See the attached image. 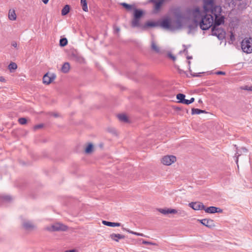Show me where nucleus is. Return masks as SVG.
<instances>
[{"mask_svg": "<svg viewBox=\"0 0 252 252\" xmlns=\"http://www.w3.org/2000/svg\"><path fill=\"white\" fill-rule=\"evenodd\" d=\"M70 69V64L68 63H65L62 67V71L63 73H67Z\"/></svg>", "mask_w": 252, "mask_h": 252, "instance_id": "5701e85b", "label": "nucleus"}, {"mask_svg": "<svg viewBox=\"0 0 252 252\" xmlns=\"http://www.w3.org/2000/svg\"><path fill=\"white\" fill-rule=\"evenodd\" d=\"M17 65L14 63H11L8 65V68L10 71H11L12 70L16 69L17 68Z\"/></svg>", "mask_w": 252, "mask_h": 252, "instance_id": "473e14b6", "label": "nucleus"}, {"mask_svg": "<svg viewBox=\"0 0 252 252\" xmlns=\"http://www.w3.org/2000/svg\"><path fill=\"white\" fill-rule=\"evenodd\" d=\"M187 58V59L188 60L192 59V57L191 56H188Z\"/></svg>", "mask_w": 252, "mask_h": 252, "instance_id": "864d4df0", "label": "nucleus"}, {"mask_svg": "<svg viewBox=\"0 0 252 252\" xmlns=\"http://www.w3.org/2000/svg\"><path fill=\"white\" fill-rule=\"evenodd\" d=\"M102 223L103 224L110 227L120 226L121 225V223L120 222H111L107 220H102Z\"/></svg>", "mask_w": 252, "mask_h": 252, "instance_id": "ddd939ff", "label": "nucleus"}, {"mask_svg": "<svg viewBox=\"0 0 252 252\" xmlns=\"http://www.w3.org/2000/svg\"><path fill=\"white\" fill-rule=\"evenodd\" d=\"M118 118L119 120L123 122H127L128 121L127 118L125 114H119L118 115Z\"/></svg>", "mask_w": 252, "mask_h": 252, "instance_id": "c756f323", "label": "nucleus"}, {"mask_svg": "<svg viewBox=\"0 0 252 252\" xmlns=\"http://www.w3.org/2000/svg\"><path fill=\"white\" fill-rule=\"evenodd\" d=\"M113 28L115 33H118L120 31V28L116 26H114Z\"/></svg>", "mask_w": 252, "mask_h": 252, "instance_id": "4c0bfd02", "label": "nucleus"}, {"mask_svg": "<svg viewBox=\"0 0 252 252\" xmlns=\"http://www.w3.org/2000/svg\"><path fill=\"white\" fill-rule=\"evenodd\" d=\"M11 45L14 48H16L17 47V44L15 41L12 42Z\"/></svg>", "mask_w": 252, "mask_h": 252, "instance_id": "49530a36", "label": "nucleus"}, {"mask_svg": "<svg viewBox=\"0 0 252 252\" xmlns=\"http://www.w3.org/2000/svg\"><path fill=\"white\" fill-rule=\"evenodd\" d=\"M1 198L2 200L5 202H10L12 200V198L9 195H3L1 196Z\"/></svg>", "mask_w": 252, "mask_h": 252, "instance_id": "2f4dec72", "label": "nucleus"}, {"mask_svg": "<svg viewBox=\"0 0 252 252\" xmlns=\"http://www.w3.org/2000/svg\"><path fill=\"white\" fill-rule=\"evenodd\" d=\"M200 114L201 113H207V112L205 110H203L200 109Z\"/></svg>", "mask_w": 252, "mask_h": 252, "instance_id": "3c124183", "label": "nucleus"}, {"mask_svg": "<svg viewBox=\"0 0 252 252\" xmlns=\"http://www.w3.org/2000/svg\"><path fill=\"white\" fill-rule=\"evenodd\" d=\"M67 40L66 38H63L60 40V45L61 47H64L67 44Z\"/></svg>", "mask_w": 252, "mask_h": 252, "instance_id": "7c9ffc66", "label": "nucleus"}, {"mask_svg": "<svg viewBox=\"0 0 252 252\" xmlns=\"http://www.w3.org/2000/svg\"><path fill=\"white\" fill-rule=\"evenodd\" d=\"M18 122L19 123V124H20L21 125H25L27 122V120L26 118H20L18 119Z\"/></svg>", "mask_w": 252, "mask_h": 252, "instance_id": "f704fd0d", "label": "nucleus"}, {"mask_svg": "<svg viewBox=\"0 0 252 252\" xmlns=\"http://www.w3.org/2000/svg\"><path fill=\"white\" fill-rule=\"evenodd\" d=\"M94 147L92 143H89L85 149V152L87 154L92 153L94 150Z\"/></svg>", "mask_w": 252, "mask_h": 252, "instance_id": "f3484780", "label": "nucleus"}, {"mask_svg": "<svg viewBox=\"0 0 252 252\" xmlns=\"http://www.w3.org/2000/svg\"><path fill=\"white\" fill-rule=\"evenodd\" d=\"M110 238L113 241L119 242V239H124L125 236L120 234L112 233L110 235Z\"/></svg>", "mask_w": 252, "mask_h": 252, "instance_id": "f8f14e48", "label": "nucleus"}, {"mask_svg": "<svg viewBox=\"0 0 252 252\" xmlns=\"http://www.w3.org/2000/svg\"><path fill=\"white\" fill-rule=\"evenodd\" d=\"M43 127V125L42 124L35 125L33 126V129L36 130L38 129L41 128Z\"/></svg>", "mask_w": 252, "mask_h": 252, "instance_id": "e433bc0d", "label": "nucleus"}, {"mask_svg": "<svg viewBox=\"0 0 252 252\" xmlns=\"http://www.w3.org/2000/svg\"><path fill=\"white\" fill-rule=\"evenodd\" d=\"M143 11L139 9H135L134 13V17L140 19L143 15Z\"/></svg>", "mask_w": 252, "mask_h": 252, "instance_id": "b1692460", "label": "nucleus"}, {"mask_svg": "<svg viewBox=\"0 0 252 252\" xmlns=\"http://www.w3.org/2000/svg\"><path fill=\"white\" fill-rule=\"evenodd\" d=\"M222 9L220 6H213L211 13L213 16V26H219L224 22V16L221 14Z\"/></svg>", "mask_w": 252, "mask_h": 252, "instance_id": "f03ea898", "label": "nucleus"}, {"mask_svg": "<svg viewBox=\"0 0 252 252\" xmlns=\"http://www.w3.org/2000/svg\"><path fill=\"white\" fill-rule=\"evenodd\" d=\"M234 147H236L237 150L234 158H235V162L236 164H238L239 157L242 154V152L241 151V148L238 149L236 145H234ZM237 165L238 166V165Z\"/></svg>", "mask_w": 252, "mask_h": 252, "instance_id": "a211bd4d", "label": "nucleus"}, {"mask_svg": "<svg viewBox=\"0 0 252 252\" xmlns=\"http://www.w3.org/2000/svg\"><path fill=\"white\" fill-rule=\"evenodd\" d=\"M151 48L152 50H153V51L157 53H159L160 52L159 47L156 44V42H155L153 39H152L151 41Z\"/></svg>", "mask_w": 252, "mask_h": 252, "instance_id": "dca6fc26", "label": "nucleus"}, {"mask_svg": "<svg viewBox=\"0 0 252 252\" xmlns=\"http://www.w3.org/2000/svg\"><path fill=\"white\" fill-rule=\"evenodd\" d=\"M176 160V157L174 156H165L161 158V162L164 165H170Z\"/></svg>", "mask_w": 252, "mask_h": 252, "instance_id": "0eeeda50", "label": "nucleus"}, {"mask_svg": "<svg viewBox=\"0 0 252 252\" xmlns=\"http://www.w3.org/2000/svg\"><path fill=\"white\" fill-rule=\"evenodd\" d=\"M23 226L26 230H31L34 227V225L30 221H26L23 222Z\"/></svg>", "mask_w": 252, "mask_h": 252, "instance_id": "2eb2a0df", "label": "nucleus"}, {"mask_svg": "<svg viewBox=\"0 0 252 252\" xmlns=\"http://www.w3.org/2000/svg\"><path fill=\"white\" fill-rule=\"evenodd\" d=\"M225 32L223 29L219 28V26H213L212 28V34L217 36L219 39L224 38Z\"/></svg>", "mask_w": 252, "mask_h": 252, "instance_id": "39448f33", "label": "nucleus"}, {"mask_svg": "<svg viewBox=\"0 0 252 252\" xmlns=\"http://www.w3.org/2000/svg\"><path fill=\"white\" fill-rule=\"evenodd\" d=\"M200 109L194 108L191 109V115L200 114Z\"/></svg>", "mask_w": 252, "mask_h": 252, "instance_id": "72a5a7b5", "label": "nucleus"}, {"mask_svg": "<svg viewBox=\"0 0 252 252\" xmlns=\"http://www.w3.org/2000/svg\"><path fill=\"white\" fill-rule=\"evenodd\" d=\"M142 243L146 245H153V243L147 241L146 240H143Z\"/></svg>", "mask_w": 252, "mask_h": 252, "instance_id": "79ce46f5", "label": "nucleus"}, {"mask_svg": "<svg viewBox=\"0 0 252 252\" xmlns=\"http://www.w3.org/2000/svg\"><path fill=\"white\" fill-rule=\"evenodd\" d=\"M182 104L189 105L190 104L189 100L185 99Z\"/></svg>", "mask_w": 252, "mask_h": 252, "instance_id": "c03bdc74", "label": "nucleus"}, {"mask_svg": "<svg viewBox=\"0 0 252 252\" xmlns=\"http://www.w3.org/2000/svg\"><path fill=\"white\" fill-rule=\"evenodd\" d=\"M81 4L82 6V9L85 11L87 12L88 11L87 2L86 0H81Z\"/></svg>", "mask_w": 252, "mask_h": 252, "instance_id": "c85d7f7f", "label": "nucleus"}, {"mask_svg": "<svg viewBox=\"0 0 252 252\" xmlns=\"http://www.w3.org/2000/svg\"><path fill=\"white\" fill-rule=\"evenodd\" d=\"M193 76H194V77H198V76H200V75H199V74L193 75Z\"/></svg>", "mask_w": 252, "mask_h": 252, "instance_id": "5fc2aeb1", "label": "nucleus"}, {"mask_svg": "<svg viewBox=\"0 0 252 252\" xmlns=\"http://www.w3.org/2000/svg\"><path fill=\"white\" fill-rule=\"evenodd\" d=\"M204 211L206 213L209 214H214L216 213H221L223 212L222 209L215 206H210L208 207L205 206Z\"/></svg>", "mask_w": 252, "mask_h": 252, "instance_id": "1a4fd4ad", "label": "nucleus"}, {"mask_svg": "<svg viewBox=\"0 0 252 252\" xmlns=\"http://www.w3.org/2000/svg\"><path fill=\"white\" fill-rule=\"evenodd\" d=\"M198 102L199 103H202V100L201 99H199V101H198Z\"/></svg>", "mask_w": 252, "mask_h": 252, "instance_id": "4d7b16f0", "label": "nucleus"}, {"mask_svg": "<svg viewBox=\"0 0 252 252\" xmlns=\"http://www.w3.org/2000/svg\"><path fill=\"white\" fill-rule=\"evenodd\" d=\"M164 0H155L154 2L155 3L154 5V10L155 12H158Z\"/></svg>", "mask_w": 252, "mask_h": 252, "instance_id": "4468645a", "label": "nucleus"}, {"mask_svg": "<svg viewBox=\"0 0 252 252\" xmlns=\"http://www.w3.org/2000/svg\"><path fill=\"white\" fill-rule=\"evenodd\" d=\"M198 221H199L203 225L210 228L215 226L214 220L211 219H204L198 220Z\"/></svg>", "mask_w": 252, "mask_h": 252, "instance_id": "9d476101", "label": "nucleus"}, {"mask_svg": "<svg viewBox=\"0 0 252 252\" xmlns=\"http://www.w3.org/2000/svg\"><path fill=\"white\" fill-rule=\"evenodd\" d=\"M55 77L56 76L54 74L47 73L43 77V82L47 85L49 84L55 79Z\"/></svg>", "mask_w": 252, "mask_h": 252, "instance_id": "9b49d317", "label": "nucleus"}, {"mask_svg": "<svg viewBox=\"0 0 252 252\" xmlns=\"http://www.w3.org/2000/svg\"><path fill=\"white\" fill-rule=\"evenodd\" d=\"M158 211L160 213L166 215L169 214H178L179 216H184L186 213L184 211L181 210H177L175 209L172 208H159L158 209Z\"/></svg>", "mask_w": 252, "mask_h": 252, "instance_id": "20e7f679", "label": "nucleus"}, {"mask_svg": "<svg viewBox=\"0 0 252 252\" xmlns=\"http://www.w3.org/2000/svg\"><path fill=\"white\" fill-rule=\"evenodd\" d=\"M241 151L243 153H246L248 152V150L245 147L241 148Z\"/></svg>", "mask_w": 252, "mask_h": 252, "instance_id": "a18cd8bd", "label": "nucleus"}, {"mask_svg": "<svg viewBox=\"0 0 252 252\" xmlns=\"http://www.w3.org/2000/svg\"><path fill=\"white\" fill-rule=\"evenodd\" d=\"M241 46L244 53H252V38H245L241 43Z\"/></svg>", "mask_w": 252, "mask_h": 252, "instance_id": "7ed1b4c3", "label": "nucleus"}, {"mask_svg": "<svg viewBox=\"0 0 252 252\" xmlns=\"http://www.w3.org/2000/svg\"><path fill=\"white\" fill-rule=\"evenodd\" d=\"M194 23L192 24H190L188 26V28L189 30V32L190 33L191 32L194 31L197 28V26L199 25L198 22H195L194 21V19H193Z\"/></svg>", "mask_w": 252, "mask_h": 252, "instance_id": "6ab92c4d", "label": "nucleus"}, {"mask_svg": "<svg viewBox=\"0 0 252 252\" xmlns=\"http://www.w3.org/2000/svg\"><path fill=\"white\" fill-rule=\"evenodd\" d=\"M183 52H187L188 51H187L186 49H185L184 50Z\"/></svg>", "mask_w": 252, "mask_h": 252, "instance_id": "13d9d810", "label": "nucleus"}, {"mask_svg": "<svg viewBox=\"0 0 252 252\" xmlns=\"http://www.w3.org/2000/svg\"><path fill=\"white\" fill-rule=\"evenodd\" d=\"M194 98L193 97H191L190 99H189V102H190V104L192 103L193 102H194Z\"/></svg>", "mask_w": 252, "mask_h": 252, "instance_id": "09e8293b", "label": "nucleus"}, {"mask_svg": "<svg viewBox=\"0 0 252 252\" xmlns=\"http://www.w3.org/2000/svg\"><path fill=\"white\" fill-rule=\"evenodd\" d=\"M188 63H189V65L190 64V61H188Z\"/></svg>", "mask_w": 252, "mask_h": 252, "instance_id": "bf43d9fd", "label": "nucleus"}, {"mask_svg": "<svg viewBox=\"0 0 252 252\" xmlns=\"http://www.w3.org/2000/svg\"><path fill=\"white\" fill-rule=\"evenodd\" d=\"M108 131L109 132H111L112 133H114V134H115L116 133V131H115V129L113 128H109L108 129Z\"/></svg>", "mask_w": 252, "mask_h": 252, "instance_id": "a19ab883", "label": "nucleus"}, {"mask_svg": "<svg viewBox=\"0 0 252 252\" xmlns=\"http://www.w3.org/2000/svg\"><path fill=\"white\" fill-rule=\"evenodd\" d=\"M203 11L199 7H196L192 12L194 21L198 22L202 30L205 31L213 26V16L211 13V9L214 6V0H203Z\"/></svg>", "mask_w": 252, "mask_h": 252, "instance_id": "f257e3e1", "label": "nucleus"}, {"mask_svg": "<svg viewBox=\"0 0 252 252\" xmlns=\"http://www.w3.org/2000/svg\"><path fill=\"white\" fill-rule=\"evenodd\" d=\"M103 146V144L102 143H100V145H99V147H102Z\"/></svg>", "mask_w": 252, "mask_h": 252, "instance_id": "6e6d98bb", "label": "nucleus"}, {"mask_svg": "<svg viewBox=\"0 0 252 252\" xmlns=\"http://www.w3.org/2000/svg\"><path fill=\"white\" fill-rule=\"evenodd\" d=\"M122 5L127 10H131L132 9V6L126 3H123Z\"/></svg>", "mask_w": 252, "mask_h": 252, "instance_id": "c9c22d12", "label": "nucleus"}, {"mask_svg": "<svg viewBox=\"0 0 252 252\" xmlns=\"http://www.w3.org/2000/svg\"><path fill=\"white\" fill-rule=\"evenodd\" d=\"M42 1L44 3L47 4L49 0H42Z\"/></svg>", "mask_w": 252, "mask_h": 252, "instance_id": "8fccbe9b", "label": "nucleus"}, {"mask_svg": "<svg viewBox=\"0 0 252 252\" xmlns=\"http://www.w3.org/2000/svg\"><path fill=\"white\" fill-rule=\"evenodd\" d=\"M0 81L1 82H4L5 81V79L1 77H0Z\"/></svg>", "mask_w": 252, "mask_h": 252, "instance_id": "603ef678", "label": "nucleus"}, {"mask_svg": "<svg viewBox=\"0 0 252 252\" xmlns=\"http://www.w3.org/2000/svg\"><path fill=\"white\" fill-rule=\"evenodd\" d=\"M159 26V24L157 22H148L143 27V29H146L148 27H156Z\"/></svg>", "mask_w": 252, "mask_h": 252, "instance_id": "aec40b11", "label": "nucleus"}, {"mask_svg": "<svg viewBox=\"0 0 252 252\" xmlns=\"http://www.w3.org/2000/svg\"><path fill=\"white\" fill-rule=\"evenodd\" d=\"M160 26L164 28L169 29L170 28L171 25L167 19H165L161 22Z\"/></svg>", "mask_w": 252, "mask_h": 252, "instance_id": "412c9836", "label": "nucleus"}, {"mask_svg": "<svg viewBox=\"0 0 252 252\" xmlns=\"http://www.w3.org/2000/svg\"><path fill=\"white\" fill-rule=\"evenodd\" d=\"M242 89L247 91H252V86H245Z\"/></svg>", "mask_w": 252, "mask_h": 252, "instance_id": "58836bf2", "label": "nucleus"}, {"mask_svg": "<svg viewBox=\"0 0 252 252\" xmlns=\"http://www.w3.org/2000/svg\"><path fill=\"white\" fill-rule=\"evenodd\" d=\"M122 229L124 231H126V232H128L129 233H130V234H134V235H137V236H144V234H143L140 233H138V232H134L133 231L130 230V229H129L128 228L123 227Z\"/></svg>", "mask_w": 252, "mask_h": 252, "instance_id": "393cba45", "label": "nucleus"}, {"mask_svg": "<svg viewBox=\"0 0 252 252\" xmlns=\"http://www.w3.org/2000/svg\"><path fill=\"white\" fill-rule=\"evenodd\" d=\"M216 74L217 75H224L225 74V72H223V71H218L216 72Z\"/></svg>", "mask_w": 252, "mask_h": 252, "instance_id": "37998d69", "label": "nucleus"}, {"mask_svg": "<svg viewBox=\"0 0 252 252\" xmlns=\"http://www.w3.org/2000/svg\"><path fill=\"white\" fill-rule=\"evenodd\" d=\"M189 207L194 210H204L205 205L200 202H191L189 204Z\"/></svg>", "mask_w": 252, "mask_h": 252, "instance_id": "6e6552de", "label": "nucleus"}, {"mask_svg": "<svg viewBox=\"0 0 252 252\" xmlns=\"http://www.w3.org/2000/svg\"><path fill=\"white\" fill-rule=\"evenodd\" d=\"M168 56L169 58H171L173 61H175V60H176V57H175L174 56L172 55L171 54V53H168Z\"/></svg>", "mask_w": 252, "mask_h": 252, "instance_id": "ea45409f", "label": "nucleus"}, {"mask_svg": "<svg viewBox=\"0 0 252 252\" xmlns=\"http://www.w3.org/2000/svg\"><path fill=\"white\" fill-rule=\"evenodd\" d=\"M186 95L183 94H178L176 95V98L178 100V102L182 103L185 99Z\"/></svg>", "mask_w": 252, "mask_h": 252, "instance_id": "cd10ccee", "label": "nucleus"}, {"mask_svg": "<svg viewBox=\"0 0 252 252\" xmlns=\"http://www.w3.org/2000/svg\"><path fill=\"white\" fill-rule=\"evenodd\" d=\"M70 7L68 5H65L62 10V15L63 16L66 15L69 12Z\"/></svg>", "mask_w": 252, "mask_h": 252, "instance_id": "bb28decb", "label": "nucleus"}, {"mask_svg": "<svg viewBox=\"0 0 252 252\" xmlns=\"http://www.w3.org/2000/svg\"><path fill=\"white\" fill-rule=\"evenodd\" d=\"M52 115L55 118H57L59 117V114L57 113H53L52 114Z\"/></svg>", "mask_w": 252, "mask_h": 252, "instance_id": "de8ad7c7", "label": "nucleus"}, {"mask_svg": "<svg viewBox=\"0 0 252 252\" xmlns=\"http://www.w3.org/2000/svg\"><path fill=\"white\" fill-rule=\"evenodd\" d=\"M67 226L61 223H56L51 227L47 228V230L50 231H65L67 230Z\"/></svg>", "mask_w": 252, "mask_h": 252, "instance_id": "423d86ee", "label": "nucleus"}, {"mask_svg": "<svg viewBox=\"0 0 252 252\" xmlns=\"http://www.w3.org/2000/svg\"><path fill=\"white\" fill-rule=\"evenodd\" d=\"M8 18L10 20H15L16 19V15L14 10H9L8 13Z\"/></svg>", "mask_w": 252, "mask_h": 252, "instance_id": "4be33fe9", "label": "nucleus"}, {"mask_svg": "<svg viewBox=\"0 0 252 252\" xmlns=\"http://www.w3.org/2000/svg\"><path fill=\"white\" fill-rule=\"evenodd\" d=\"M131 26L133 28L139 27V19L134 17L132 21Z\"/></svg>", "mask_w": 252, "mask_h": 252, "instance_id": "a878e982", "label": "nucleus"}]
</instances>
